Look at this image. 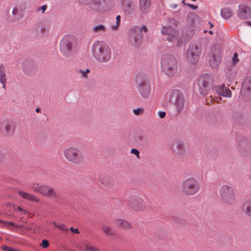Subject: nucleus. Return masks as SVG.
I'll use <instances>...</instances> for the list:
<instances>
[{"mask_svg":"<svg viewBox=\"0 0 251 251\" xmlns=\"http://www.w3.org/2000/svg\"><path fill=\"white\" fill-rule=\"evenodd\" d=\"M92 51L94 58L100 63L108 62L111 58V50L104 41H95L92 46Z\"/></svg>","mask_w":251,"mask_h":251,"instance_id":"f257e3e1","label":"nucleus"},{"mask_svg":"<svg viewBox=\"0 0 251 251\" xmlns=\"http://www.w3.org/2000/svg\"><path fill=\"white\" fill-rule=\"evenodd\" d=\"M63 155L65 160L71 164L77 165L84 160V155L81 149L76 146H69L63 150Z\"/></svg>","mask_w":251,"mask_h":251,"instance_id":"f03ea898","label":"nucleus"},{"mask_svg":"<svg viewBox=\"0 0 251 251\" xmlns=\"http://www.w3.org/2000/svg\"><path fill=\"white\" fill-rule=\"evenodd\" d=\"M161 67L163 72L168 76H173L177 71V63L176 58L170 54L162 56Z\"/></svg>","mask_w":251,"mask_h":251,"instance_id":"7ed1b4c3","label":"nucleus"},{"mask_svg":"<svg viewBox=\"0 0 251 251\" xmlns=\"http://www.w3.org/2000/svg\"><path fill=\"white\" fill-rule=\"evenodd\" d=\"M75 46V39L72 35L64 36L60 41L59 50L62 54L65 57L72 55Z\"/></svg>","mask_w":251,"mask_h":251,"instance_id":"20e7f679","label":"nucleus"},{"mask_svg":"<svg viewBox=\"0 0 251 251\" xmlns=\"http://www.w3.org/2000/svg\"><path fill=\"white\" fill-rule=\"evenodd\" d=\"M182 191L187 196H192L198 193L200 190L199 181L194 177L185 179L181 184Z\"/></svg>","mask_w":251,"mask_h":251,"instance_id":"39448f33","label":"nucleus"},{"mask_svg":"<svg viewBox=\"0 0 251 251\" xmlns=\"http://www.w3.org/2000/svg\"><path fill=\"white\" fill-rule=\"evenodd\" d=\"M219 193L222 201L229 205L234 204L236 197L233 188L230 186L224 185L219 189Z\"/></svg>","mask_w":251,"mask_h":251,"instance_id":"423d86ee","label":"nucleus"},{"mask_svg":"<svg viewBox=\"0 0 251 251\" xmlns=\"http://www.w3.org/2000/svg\"><path fill=\"white\" fill-rule=\"evenodd\" d=\"M33 191L43 196L53 198L58 202L57 199L60 194L57 193L52 187L46 185H39V183L34 184L32 187Z\"/></svg>","mask_w":251,"mask_h":251,"instance_id":"0eeeda50","label":"nucleus"},{"mask_svg":"<svg viewBox=\"0 0 251 251\" xmlns=\"http://www.w3.org/2000/svg\"><path fill=\"white\" fill-rule=\"evenodd\" d=\"M201 51L202 47L200 45L191 44L186 53L187 59L190 63L195 64L198 61Z\"/></svg>","mask_w":251,"mask_h":251,"instance_id":"6e6552de","label":"nucleus"},{"mask_svg":"<svg viewBox=\"0 0 251 251\" xmlns=\"http://www.w3.org/2000/svg\"><path fill=\"white\" fill-rule=\"evenodd\" d=\"M128 204L132 210L138 212H143L147 208L146 203L144 199L136 195H132L129 197Z\"/></svg>","mask_w":251,"mask_h":251,"instance_id":"1a4fd4ad","label":"nucleus"},{"mask_svg":"<svg viewBox=\"0 0 251 251\" xmlns=\"http://www.w3.org/2000/svg\"><path fill=\"white\" fill-rule=\"evenodd\" d=\"M169 101L175 107L177 113H180L184 107V99L178 90H173L170 95Z\"/></svg>","mask_w":251,"mask_h":251,"instance_id":"9d476101","label":"nucleus"},{"mask_svg":"<svg viewBox=\"0 0 251 251\" xmlns=\"http://www.w3.org/2000/svg\"><path fill=\"white\" fill-rule=\"evenodd\" d=\"M222 47L220 45L216 44L211 48L209 53V62L213 68H217L221 60Z\"/></svg>","mask_w":251,"mask_h":251,"instance_id":"9b49d317","label":"nucleus"},{"mask_svg":"<svg viewBox=\"0 0 251 251\" xmlns=\"http://www.w3.org/2000/svg\"><path fill=\"white\" fill-rule=\"evenodd\" d=\"M113 4L111 0H93L91 8L94 11L103 12L110 9Z\"/></svg>","mask_w":251,"mask_h":251,"instance_id":"f8f14e48","label":"nucleus"},{"mask_svg":"<svg viewBox=\"0 0 251 251\" xmlns=\"http://www.w3.org/2000/svg\"><path fill=\"white\" fill-rule=\"evenodd\" d=\"M129 41L133 46H137L142 41L141 28L138 26H134L129 31Z\"/></svg>","mask_w":251,"mask_h":251,"instance_id":"ddd939ff","label":"nucleus"},{"mask_svg":"<svg viewBox=\"0 0 251 251\" xmlns=\"http://www.w3.org/2000/svg\"><path fill=\"white\" fill-rule=\"evenodd\" d=\"M22 70L28 76H32L37 70V64L34 60L31 58L25 59L22 63Z\"/></svg>","mask_w":251,"mask_h":251,"instance_id":"4468645a","label":"nucleus"},{"mask_svg":"<svg viewBox=\"0 0 251 251\" xmlns=\"http://www.w3.org/2000/svg\"><path fill=\"white\" fill-rule=\"evenodd\" d=\"M15 130V126L11 121H3L0 126V132L5 136H10L13 134Z\"/></svg>","mask_w":251,"mask_h":251,"instance_id":"2eb2a0df","label":"nucleus"},{"mask_svg":"<svg viewBox=\"0 0 251 251\" xmlns=\"http://www.w3.org/2000/svg\"><path fill=\"white\" fill-rule=\"evenodd\" d=\"M236 14L241 20L248 19L251 17V7L245 4H240Z\"/></svg>","mask_w":251,"mask_h":251,"instance_id":"dca6fc26","label":"nucleus"},{"mask_svg":"<svg viewBox=\"0 0 251 251\" xmlns=\"http://www.w3.org/2000/svg\"><path fill=\"white\" fill-rule=\"evenodd\" d=\"M138 89L140 95L144 98L149 97L151 91V85L145 80L139 81Z\"/></svg>","mask_w":251,"mask_h":251,"instance_id":"f3484780","label":"nucleus"},{"mask_svg":"<svg viewBox=\"0 0 251 251\" xmlns=\"http://www.w3.org/2000/svg\"><path fill=\"white\" fill-rule=\"evenodd\" d=\"M161 33L168 35L167 40L170 42H173L177 39L178 37V31L171 26H163L161 29Z\"/></svg>","mask_w":251,"mask_h":251,"instance_id":"a211bd4d","label":"nucleus"},{"mask_svg":"<svg viewBox=\"0 0 251 251\" xmlns=\"http://www.w3.org/2000/svg\"><path fill=\"white\" fill-rule=\"evenodd\" d=\"M251 149V144L247 139H241L239 141L238 149L241 154L246 155Z\"/></svg>","mask_w":251,"mask_h":251,"instance_id":"6ab92c4d","label":"nucleus"},{"mask_svg":"<svg viewBox=\"0 0 251 251\" xmlns=\"http://www.w3.org/2000/svg\"><path fill=\"white\" fill-rule=\"evenodd\" d=\"M242 93L247 99L251 98V77H247L242 85Z\"/></svg>","mask_w":251,"mask_h":251,"instance_id":"aec40b11","label":"nucleus"},{"mask_svg":"<svg viewBox=\"0 0 251 251\" xmlns=\"http://www.w3.org/2000/svg\"><path fill=\"white\" fill-rule=\"evenodd\" d=\"M214 90L216 93L219 95L228 98L231 97V92L230 90L223 85L216 86Z\"/></svg>","mask_w":251,"mask_h":251,"instance_id":"412c9836","label":"nucleus"},{"mask_svg":"<svg viewBox=\"0 0 251 251\" xmlns=\"http://www.w3.org/2000/svg\"><path fill=\"white\" fill-rule=\"evenodd\" d=\"M176 155L181 156L185 153V148L183 143L178 141L173 145L172 148Z\"/></svg>","mask_w":251,"mask_h":251,"instance_id":"4be33fe9","label":"nucleus"},{"mask_svg":"<svg viewBox=\"0 0 251 251\" xmlns=\"http://www.w3.org/2000/svg\"><path fill=\"white\" fill-rule=\"evenodd\" d=\"M199 91L201 94L205 95L207 93L208 83L205 81L204 77H201L198 80Z\"/></svg>","mask_w":251,"mask_h":251,"instance_id":"5701e85b","label":"nucleus"},{"mask_svg":"<svg viewBox=\"0 0 251 251\" xmlns=\"http://www.w3.org/2000/svg\"><path fill=\"white\" fill-rule=\"evenodd\" d=\"M242 209L246 216L251 218V199H248L243 202Z\"/></svg>","mask_w":251,"mask_h":251,"instance_id":"b1692460","label":"nucleus"},{"mask_svg":"<svg viewBox=\"0 0 251 251\" xmlns=\"http://www.w3.org/2000/svg\"><path fill=\"white\" fill-rule=\"evenodd\" d=\"M39 32L44 36H47L50 32V24L48 22H44L42 23L38 29Z\"/></svg>","mask_w":251,"mask_h":251,"instance_id":"393cba45","label":"nucleus"},{"mask_svg":"<svg viewBox=\"0 0 251 251\" xmlns=\"http://www.w3.org/2000/svg\"><path fill=\"white\" fill-rule=\"evenodd\" d=\"M18 194L21 197L24 199L35 202H38L39 201V199L33 194L22 191H19Z\"/></svg>","mask_w":251,"mask_h":251,"instance_id":"a878e982","label":"nucleus"},{"mask_svg":"<svg viewBox=\"0 0 251 251\" xmlns=\"http://www.w3.org/2000/svg\"><path fill=\"white\" fill-rule=\"evenodd\" d=\"M233 14V9L230 7H225L221 11V15L225 19H229Z\"/></svg>","mask_w":251,"mask_h":251,"instance_id":"bb28decb","label":"nucleus"},{"mask_svg":"<svg viewBox=\"0 0 251 251\" xmlns=\"http://www.w3.org/2000/svg\"><path fill=\"white\" fill-rule=\"evenodd\" d=\"M115 223L118 226L124 229H129L131 228V225L126 220L117 219L115 221Z\"/></svg>","mask_w":251,"mask_h":251,"instance_id":"cd10ccee","label":"nucleus"},{"mask_svg":"<svg viewBox=\"0 0 251 251\" xmlns=\"http://www.w3.org/2000/svg\"><path fill=\"white\" fill-rule=\"evenodd\" d=\"M6 82L5 69L3 65H0V82L2 84L3 88H5Z\"/></svg>","mask_w":251,"mask_h":251,"instance_id":"c85d7f7f","label":"nucleus"},{"mask_svg":"<svg viewBox=\"0 0 251 251\" xmlns=\"http://www.w3.org/2000/svg\"><path fill=\"white\" fill-rule=\"evenodd\" d=\"M106 28L104 25L100 24L95 25L92 29V31L94 34H99L106 32Z\"/></svg>","mask_w":251,"mask_h":251,"instance_id":"c756f323","label":"nucleus"},{"mask_svg":"<svg viewBox=\"0 0 251 251\" xmlns=\"http://www.w3.org/2000/svg\"><path fill=\"white\" fill-rule=\"evenodd\" d=\"M151 5V0H140V9L142 12H146Z\"/></svg>","mask_w":251,"mask_h":251,"instance_id":"7c9ffc66","label":"nucleus"},{"mask_svg":"<svg viewBox=\"0 0 251 251\" xmlns=\"http://www.w3.org/2000/svg\"><path fill=\"white\" fill-rule=\"evenodd\" d=\"M102 230L105 233L109 236H113L116 234L115 230L109 226L104 225L102 226Z\"/></svg>","mask_w":251,"mask_h":251,"instance_id":"2f4dec72","label":"nucleus"},{"mask_svg":"<svg viewBox=\"0 0 251 251\" xmlns=\"http://www.w3.org/2000/svg\"><path fill=\"white\" fill-rule=\"evenodd\" d=\"M12 14L13 18L15 20H19L21 17L20 9L17 7H15L13 8L12 11Z\"/></svg>","mask_w":251,"mask_h":251,"instance_id":"473e14b6","label":"nucleus"},{"mask_svg":"<svg viewBox=\"0 0 251 251\" xmlns=\"http://www.w3.org/2000/svg\"><path fill=\"white\" fill-rule=\"evenodd\" d=\"M77 73L80 74L83 77L86 78L88 74L90 73V70L88 69H87L86 70L79 69L77 71Z\"/></svg>","mask_w":251,"mask_h":251,"instance_id":"72a5a7b5","label":"nucleus"},{"mask_svg":"<svg viewBox=\"0 0 251 251\" xmlns=\"http://www.w3.org/2000/svg\"><path fill=\"white\" fill-rule=\"evenodd\" d=\"M144 109L142 107H139L136 109H133V113L137 116L141 115L143 113Z\"/></svg>","mask_w":251,"mask_h":251,"instance_id":"f704fd0d","label":"nucleus"},{"mask_svg":"<svg viewBox=\"0 0 251 251\" xmlns=\"http://www.w3.org/2000/svg\"><path fill=\"white\" fill-rule=\"evenodd\" d=\"M131 153L136 155L137 158H140V152L139 151L136 149H132L130 151Z\"/></svg>","mask_w":251,"mask_h":251,"instance_id":"c9c22d12","label":"nucleus"},{"mask_svg":"<svg viewBox=\"0 0 251 251\" xmlns=\"http://www.w3.org/2000/svg\"><path fill=\"white\" fill-rule=\"evenodd\" d=\"M238 56V54L236 52H235L232 58V63L233 64H236L239 61Z\"/></svg>","mask_w":251,"mask_h":251,"instance_id":"e433bc0d","label":"nucleus"},{"mask_svg":"<svg viewBox=\"0 0 251 251\" xmlns=\"http://www.w3.org/2000/svg\"><path fill=\"white\" fill-rule=\"evenodd\" d=\"M47 5H42V6L41 7H39L37 8V11L38 12H39L40 11H41L42 12V13H44V12L45 11V10L47 9Z\"/></svg>","mask_w":251,"mask_h":251,"instance_id":"4c0bfd02","label":"nucleus"},{"mask_svg":"<svg viewBox=\"0 0 251 251\" xmlns=\"http://www.w3.org/2000/svg\"><path fill=\"white\" fill-rule=\"evenodd\" d=\"M41 245L43 248H47L49 246V242L47 240H43L42 242Z\"/></svg>","mask_w":251,"mask_h":251,"instance_id":"58836bf2","label":"nucleus"},{"mask_svg":"<svg viewBox=\"0 0 251 251\" xmlns=\"http://www.w3.org/2000/svg\"><path fill=\"white\" fill-rule=\"evenodd\" d=\"M57 228L61 230L62 231H68V228L65 226L64 225L61 224L57 226Z\"/></svg>","mask_w":251,"mask_h":251,"instance_id":"ea45409f","label":"nucleus"},{"mask_svg":"<svg viewBox=\"0 0 251 251\" xmlns=\"http://www.w3.org/2000/svg\"><path fill=\"white\" fill-rule=\"evenodd\" d=\"M145 136L143 135H139L137 137V139L140 143L144 141L145 140Z\"/></svg>","mask_w":251,"mask_h":251,"instance_id":"a19ab883","label":"nucleus"},{"mask_svg":"<svg viewBox=\"0 0 251 251\" xmlns=\"http://www.w3.org/2000/svg\"><path fill=\"white\" fill-rule=\"evenodd\" d=\"M120 24H118L117 23H116L115 25H111V29L113 30H117L120 26Z\"/></svg>","mask_w":251,"mask_h":251,"instance_id":"79ce46f5","label":"nucleus"},{"mask_svg":"<svg viewBox=\"0 0 251 251\" xmlns=\"http://www.w3.org/2000/svg\"><path fill=\"white\" fill-rule=\"evenodd\" d=\"M158 115L160 118L162 119L165 117L166 113L164 111H159L158 112Z\"/></svg>","mask_w":251,"mask_h":251,"instance_id":"37998d69","label":"nucleus"},{"mask_svg":"<svg viewBox=\"0 0 251 251\" xmlns=\"http://www.w3.org/2000/svg\"><path fill=\"white\" fill-rule=\"evenodd\" d=\"M2 223H5V224H7L8 225H10V226H15V227H19V226L15 225L13 222H2Z\"/></svg>","mask_w":251,"mask_h":251,"instance_id":"c03bdc74","label":"nucleus"},{"mask_svg":"<svg viewBox=\"0 0 251 251\" xmlns=\"http://www.w3.org/2000/svg\"><path fill=\"white\" fill-rule=\"evenodd\" d=\"M185 4L188 5L189 7H190V8H191L192 9H196L198 7V6L194 5V4H192L186 3Z\"/></svg>","mask_w":251,"mask_h":251,"instance_id":"a18cd8bd","label":"nucleus"},{"mask_svg":"<svg viewBox=\"0 0 251 251\" xmlns=\"http://www.w3.org/2000/svg\"><path fill=\"white\" fill-rule=\"evenodd\" d=\"M211 100H214L216 101L217 102H220L222 100V98L220 97H219L218 98L215 97V99H214V98L212 96H211Z\"/></svg>","mask_w":251,"mask_h":251,"instance_id":"49530a36","label":"nucleus"},{"mask_svg":"<svg viewBox=\"0 0 251 251\" xmlns=\"http://www.w3.org/2000/svg\"><path fill=\"white\" fill-rule=\"evenodd\" d=\"M70 230L74 232V233H79V231L78 230V229L77 228H74V227H71L70 228Z\"/></svg>","mask_w":251,"mask_h":251,"instance_id":"de8ad7c7","label":"nucleus"},{"mask_svg":"<svg viewBox=\"0 0 251 251\" xmlns=\"http://www.w3.org/2000/svg\"><path fill=\"white\" fill-rule=\"evenodd\" d=\"M170 8L175 9H176L177 7V4L176 3H173L170 4Z\"/></svg>","mask_w":251,"mask_h":251,"instance_id":"09e8293b","label":"nucleus"},{"mask_svg":"<svg viewBox=\"0 0 251 251\" xmlns=\"http://www.w3.org/2000/svg\"><path fill=\"white\" fill-rule=\"evenodd\" d=\"M141 28V32L143 30L144 32H146L148 31V28L146 26H142V27H140Z\"/></svg>","mask_w":251,"mask_h":251,"instance_id":"8fccbe9b","label":"nucleus"},{"mask_svg":"<svg viewBox=\"0 0 251 251\" xmlns=\"http://www.w3.org/2000/svg\"><path fill=\"white\" fill-rule=\"evenodd\" d=\"M116 23H117L118 24H120L121 17L120 15L117 16V17L116 18Z\"/></svg>","mask_w":251,"mask_h":251,"instance_id":"3c124183","label":"nucleus"},{"mask_svg":"<svg viewBox=\"0 0 251 251\" xmlns=\"http://www.w3.org/2000/svg\"><path fill=\"white\" fill-rule=\"evenodd\" d=\"M1 248L3 250L5 251H8L9 247L6 246H3L2 245L1 247Z\"/></svg>","mask_w":251,"mask_h":251,"instance_id":"603ef678","label":"nucleus"},{"mask_svg":"<svg viewBox=\"0 0 251 251\" xmlns=\"http://www.w3.org/2000/svg\"><path fill=\"white\" fill-rule=\"evenodd\" d=\"M78 1L79 3L84 4L86 3L87 0H78Z\"/></svg>","mask_w":251,"mask_h":251,"instance_id":"864d4df0","label":"nucleus"},{"mask_svg":"<svg viewBox=\"0 0 251 251\" xmlns=\"http://www.w3.org/2000/svg\"><path fill=\"white\" fill-rule=\"evenodd\" d=\"M245 24L246 25H248L251 26V22H246L245 23Z\"/></svg>","mask_w":251,"mask_h":251,"instance_id":"5fc2aeb1","label":"nucleus"},{"mask_svg":"<svg viewBox=\"0 0 251 251\" xmlns=\"http://www.w3.org/2000/svg\"><path fill=\"white\" fill-rule=\"evenodd\" d=\"M17 209L19 211H23V209L21 208V207L19 206L17 208Z\"/></svg>","mask_w":251,"mask_h":251,"instance_id":"6e6d98bb","label":"nucleus"},{"mask_svg":"<svg viewBox=\"0 0 251 251\" xmlns=\"http://www.w3.org/2000/svg\"><path fill=\"white\" fill-rule=\"evenodd\" d=\"M53 225L54 226H56L57 227V226H58V225H59L57 224H56V223H55V222H53Z\"/></svg>","mask_w":251,"mask_h":251,"instance_id":"4d7b16f0","label":"nucleus"},{"mask_svg":"<svg viewBox=\"0 0 251 251\" xmlns=\"http://www.w3.org/2000/svg\"><path fill=\"white\" fill-rule=\"evenodd\" d=\"M209 24L210 25V27H212L213 26V25L210 22H209Z\"/></svg>","mask_w":251,"mask_h":251,"instance_id":"13d9d810","label":"nucleus"},{"mask_svg":"<svg viewBox=\"0 0 251 251\" xmlns=\"http://www.w3.org/2000/svg\"><path fill=\"white\" fill-rule=\"evenodd\" d=\"M209 34H213V31H211V30H210V31H209Z\"/></svg>","mask_w":251,"mask_h":251,"instance_id":"bf43d9fd","label":"nucleus"},{"mask_svg":"<svg viewBox=\"0 0 251 251\" xmlns=\"http://www.w3.org/2000/svg\"><path fill=\"white\" fill-rule=\"evenodd\" d=\"M226 76L227 77H228L229 79H230V78H231V77H230V76H229V77L228 76V74H227V73L226 74Z\"/></svg>","mask_w":251,"mask_h":251,"instance_id":"052dcab7","label":"nucleus"},{"mask_svg":"<svg viewBox=\"0 0 251 251\" xmlns=\"http://www.w3.org/2000/svg\"><path fill=\"white\" fill-rule=\"evenodd\" d=\"M39 110H39V108H36V112H39Z\"/></svg>","mask_w":251,"mask_h":251,"instance_id":"680f3d73","label":"nucleus"},{"mask_svg":"<svg viewBox=\"0 0 251 251\" xmlns=\"http://www.w3.org/2000/svg\"><path fill=\"white\" fill-rule=\"evenodd\" d=\"M192 24L193 25H194V22L193 21L192 22Z\"/></svg>","mask_w":251,"mask_h":251,"instance_id":"e2e57ef3","label":"nucleus"},{"mask_svg":"<svg viewBox=\"0 0 251 251\" xmlns=\"http://www.w3.org/2000/svg\"><path fill=\"white\" fill-rule=\"evenodd\" d=\"M206 32H207V31H206V30H204V33H206Z\"/></svg>","mask_w":251,"mask_h":251,"instance_id":"0e129e2a","label":"nucleus"},{"mask_svg":"<svg viewBox=\"0 0 251 251\" xmlns=\"http://www.w3.org/2000/svg\"><path fill=\"white\" fill-rule=\"evenodd\" d=\"M139 77L137 78V80H136V81H138V79Z\"/></svg>","mask_w":251,"mask_h":251,"instance_id":"69168bd1","label":"nucleus"}]
</instances>
